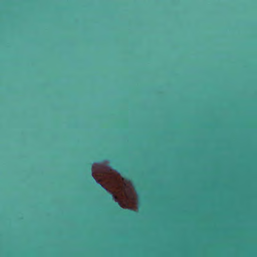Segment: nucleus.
<instances>
[{"mask_svg":"<svg viewBox=\"0 0 257 257\" xmlns=\"http://www.w3.org/2000/svg\"><path fill=\"white\" fill-rule=\"evenodd\" d=\"M98 185H99V186L101 188H102V189H104V190H106V188H105L104 187V186H103V185H102L101 183H99V184H98Z\"/></svg>","mask_w":257,"mask_h":257,"instance_id":"7ed1b4c3","label":"nucleus"},{"mask_svg":"<svg viewBox=\"0 0 257 257\" xmlns=\"http://www.w3.org/2000/svg\"><path fill=\"white\" fill-rule=\"evenodd\" d=\"M115 204H116V206L117 207V209L119 211H122V209L120 208V203L118 202V203H116Z\"/></svg>","mask_w":257,"mask_h":257,"instance_id":"f03ea898","label":"nucleus"},{"mask_svg":"<svg viewBox=\"0 0 257 257\" xmlns=\"http://www.w3.org/2000/svg\"><path fill=\"white\" fill-rule=\"evenodd\" d=\"M128 172V171L127 170H124L123 172H122V174L123 175H124L125 173H127Z\"/></svg>","mask_w":257,"mask_h":257,"instance_id":"20e7f679","label":"nucleus"},{"mask_svg":"<svg viewBox=\"0 0 257 257\" xmlns=\"http://www.w3.org/2000/svg\"><path fill=\"white\" fill-rule=\"evenodd\" d=\"M111 196H112V197L115 198V197L114 196V195H111Z\"/></svg>","mask_w":257,"mask_h":257,"instance_id":"39448f33","label":"nucleus"},{"mask_svg":"<svg viewBox=\"0 0 257 257\" xmlns=\"http://www.w3.org/2000/svg\"><path fill=\"white\" fill-rule=\"evenodd\" d=\"M90 177L92 178V180L93 181V182L96 181L95 178L94 177L93 175V174L92 173V166L91 165H90Z\"/></svg>","mask_w":257,"mask_h":257,"instance_id":"f257e3e1","label":"nucleus"}]
</instances>
